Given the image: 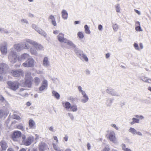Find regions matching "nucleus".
I'll use <instances>...</instances> for the list:
<instances>
[{"label":"nucleus","mask_w":151,"mask_h":151,"mask_svg":"<svg viewBox=\"0 0 151 151\" xmlns=\"http://www.w3.org/2000/svg\"><path fill=\"white\" fill-rule=\"evenodd\" d=\"M29 54L27 53L23 54L19 57L13 49H11V52H10L8 56L9 60L12 63H16L18 60L20 62L26 59L29 58Z\"/></svg>","instance_id":"obj_1"},{"label":"nucleus","mask_w":151,"mask_h":151,"mask_svg":"<svg viewBox=\"0 0 151 151\" xmlns=\"http://www.w3.org/2000/svg\"><path fill=\"white\" fill-rule=\"evenodd\" d=\"M14 48H12V49H14L17 52H20L21 50L23 49H29L30 48L29 45L26 42H24L23 43L21 42L19 43H17L15 44L14 45ZM12 49H11V50ZM14 51L15 52L14 50ZM11 51L10 52H11Z\"/></svg>","instance_id":"obj_2"},{"label":"nucleus","mask_w":151,"mask_h":151,"mask_svg":"<svg viewBox=\"0 0 151 151\" xmlns=\"http://www.w3.org/2000/svg\"><path fill=\"white\" fill-rule=\"evenodd\" d=\"M24 41L27 43L32 45V47H30V50L31 53L33 55H36L37 53V48H38V44L37 42L29 39H26ZM29 46H30L29 45Z\"/></svg>","instance_id":"obj_3"},{"label":"nucleus","mask_w":151,"mask_h":151,"mask_svg":"<svg viewBox=\"0 0 151 151\" xmlns=\"http://www.w3.org/2000/svg\"><path fill=\"white\" fill-rule=\"evenodd\" d=\"M74 51L77 56L82 61H85L86 62L88 61V59L86 55L83 53V52L78 48H75Z\"/></svg>","instance_id":"obj_4"},{"label":"nucleus","mask_w":151,"mask_h":151,"mask_svg":"<svg viewBox=\"0 0 151 151\" xmlns=\"http://www.w3.org/2000/svg\"><path fill=\"white\" fill-rule=\"evenodd\" d=\"M9 88L13 91H16L19 86V83L17 81H9L7 83Z\"/></svg>","instance_id":"obj_5"},{"label":"nucleus","mask_w":151,"mask_h":151,"mask_svg":"<svg viewBox=\"0 0 151 151\" xmlns=\"http://www.w3.org/2000/svg\"><path fill=\"white\" fill-rule=\"evenodd\" d=\"M10 73L12 76L15 77H19L23 76V72L20 69L11 70Z\"/></svg>","instance_id":"obj_6"},{"label":"nucleus","mask_w":151,"mask_h":151,"mask_svg":"<svg viewBox=\"0 0 151 151\" xmlns=\"http://www.w3.org/2000/svg\"><path fill=\"white\" fill-rule=\"evenodd\" d=\"M35 65V61L32 58H29L22 64V65L25 67H32Z\"/></svg>","instance_id":"obj_7"},{"label":"nucleus","mask_w":151,"mask_h":151,"mask_svg":"<svg viewBox=\"0 0 151 151\" xmlns=\"http://www.w3.org/2000/svg\"><path fill=\"white\" fill-rule=\"evenodd\" d=\"M7 44L6 42H3L0 45V51L3 55H6L7 53Z\"/></svg>","instance_id":"obj_8"},{"label":"nucleus","mask_w":151,"mask_h":151,"mask_svg":"<svg viewBox=\"0 0 151 151\" xmlns=\"http://www.w3.org/2000/svg\"><path fill=\"white\" fill-rule=\"evenodd\" d=\"M109 138L110 141L114 144L118 143L114 131H110L109 132Z\"/></svg>","instance_id":"obj_9"},{"label":"nucleus","mask_w":151,"mask_h":151,"mask_svg":"<svg viewBox=\"0 0 151 151\" xmlns=\"http://www.w3.org/2000/svg\"><path fill=\"white\" fill-rule=\"evenodd\" d=\"M8 65L4 63L0 64V81L2 79V74L4 73V71L7 69Z\"/></svg>","instance_id":"obj_10"},{"label":"nucleus","mask_w":151,"mask_h":151,"mask_svg":"<svg viewBox=\"0 0 151 151\" xmlns=\"http://www.w3.org/2000/svg\"><path fill=\"white\" fill-rule=\"evenodd\" d=\"M21 137V133L18 131L14 132L12 136V138L14 141H18L19 138Z\"/></svg>","instance_id":"obj_11"},{"label":"nucleus","mask_w":151,"mask_h":151,"mask_svg":"<svg viewBox=\"0 0 151 151\" xmlns=\"http://www.w3.org/2000/svg\"><path fill=\"white\" fill-rule=\"evenodd\" d=\"M106 92L112 96H121L120 93L112 89L109 88L106 90Z\"/></svg>","instance_id":"obj_12"},{"label":"nucleus","mask_w":151,"mask_h":151,"mask_svg":"<svg viewBox=\"0 0 151 151\" xmlns=\"http://www.w3.org/2000/svg\"><path fill=\"white\" fill-rule=\"evenodd\" d=\"M42 65L45 68H48L50 66L49 59L47 56H45L43 58L42 62Z\"/></svg>","instance_id":"obj_13"},{"label":"nucleus","mask_w":151,"mask_h":151,"mask_svg":"<svg viewBox=\"0 0 151 151\" xmlns=\"http://www.w3.org/2000/svg\"><path fill=\"white\" fill-rule=\"evenodd\" d=\"M39 149L40 151H44L48 149V147L45 143L41 142L39 145Z\"/></svg>","instance_id":"obj_14"},{"label":"nucleus","mask_w":151,"mask_h":151,"mask_svg":"<svg viewBox=\"0 0 151 151\" xmlns=\"http://www.w3.org/2000/svg\"><path fill=\"white\" fill-rule=\"evenodd\" d=\"M64 34L62 33H60L58 36V38L59 41L61 42H66L67 39L65 38L64 37Z\"/></svg>","instance_id":"obj_15"},{"label":"nucleus","mask_w":151,"mask_h":151,"mask_svg":"<svg viewBox=\"0 0 151 151\" xmlns=\"http://www.w3.org/2000/svg\"><path fill=\"white\" fill-rule=\"evenodd\" d=\"M32 140V138L31 137H29L23 142L25 145H29L31 143Z\"/></svg>","instance_id":"obj_16"},{"label":"nucleus","mask_w":151,"mask_h":151,"mask_svg":"<svg viewBox=\"0 0 151 151\" xmlns=\"http://www.w3.org/2000/svg\"><path fill=\"white\" fill-rule=\"evenodd\" d=\"M0 146L3 150H5L8 147V146L6 141L4 140H2L0 142Z\"/></svg>","instance_id":"obj_17"},{"label":"nucleus","mask_w":151,"mask_h":151,"mask_svg":"<svg viewBox=\"0 0 151 151\" xmlns=\"http://www.w3.org/2000/svg\"><path fill=\"white\" fill-rule=\"evenodd\" d=\"M62 104L63 107L65 108L67 110H68L71 106L70 104L68 102H63Z\"/></svg>","instance_id":"obj_18"},{"label":"nucleus","mask_w":151,"mask_h":151,"mask_svg":"<svg viewBox=\"0 0 151 151\" xmlns=\"http://www.w3.org/2000/svg\"><path fill=\"white\" fill-rule=\"evenodd\" d=\"M41 79L42 80L41 85L47 88L48 86L47 81L45 78L44 77L43 75L42 76V78Z\"/></svg>","instance_id":"obj_19"},{"label":"nucleus","mask_w":151,"mask_h":151,"mask_svg":"<svg viewBox=\"0 0 151 151\" xmlns=\"http://www.w3.org/2000/svg\"><path fill=\"white\" fill-rule=\"evenodd\" d=\"M88 97L86 94L82 96V98L81 100V101L83 104L85 103L88 101Z\"/></svg>","instance_id":"obj_20"},{"label":"nucleus","mask_w":151,"mask_h":151,"mask_svg":"<svg viewBox=\"0 0 151 151\" xmlns=\"http://www.w3.org/2000/svg\"><path fill=\"white\" fill-rule=\"evenodd\" d=\"M24 86L28 87H30L31 86V79H25V81L24 83Z\"/></svg>","instance_id":"obj_21"},{"label":"nucleus","mask_w":151,"mask_h":151,"mask_svg":"<svg viewBox=\"0 0 151 151\" xmlns=\"http://www.w3.org/2000/svg\"><path fill=\"white\" fill-rule=\"evenodd\" d=\"M26 91L23 88L21 89L20 90V95L24 97L27 96L28 94L26 92Z\"/></svg>","instance_id":"obj_22"},{"label":"nucleus","mask_w":151,"mask_h":151,"mask_svg":"<svg viewBox=\"0 0 151 151\" xmlns=\"http://www.w3.org/2000/svg\"><path fill=\"white\" fill-rule=\"evenodd\" d=\"M62 16L64 19H66L68 18V14L66 10H63L62 12Z\"/></svg>","instance_id":"obj_23"},{"label":"nucleus","mask_w":151,"mask_h":151,"mask_svg":"<svg viewBox=\"0 0 151 151\" xmlns=\"http://www.w3.org/2000/svg\"><path fill=\"white\" fill-rule=\"evenodd\" d=\"M70 109L71 111L73 112L77 111L78 109L77 106L76 104L71 105Z\"/></svg>","instance_id":"obj_24"},{"label":"nucleus","mask_w":151,"mask_h":151,"mask_svg":"<svg viewBox=\"0 0 151 151\" xmlns=\"http://www.w3.org/2000/svg\"><path fill=\"white\" fill-rule=\"evenodd\" d=\"M113 101L114 99H108L106 102V105L107 106H110Z\"/></svg>","instance_id":"obj_25"},{"label":"nucleus","mask_w":151,"mask_h":151,"mask_svg":"<svg viewBox=\"0 0 151 151\" xmlns=\"http://www.w3.org/2000/svg\"><path fill=\"white\" fill-rule=\"evenodd\" d=\"M49 19H50L51 20V22L52 23V24L54 26H55L57 24H56V22L55 21V19L54 17L53 16H52V15H50L49 17Z\"/></svg>","instance_id":"obj_26"},{"label":"nucleus","mask_w":151,"mask_h":151,"mask_svg":"<svg viewBox=\"0 0 151 151\" xmlns=\"http://www.w3.org/2000/svg\"><path fill=\"white\" fill-rule=\"evenodd\" d=\"M78 88L79 92L81 94L82 96L86 95L85 92L82 90V88L81 86H78Z\"/></svg>","instance_id":"obj_27"},{"label":"nucleus","mask_w":151,"mask_h":151,"mask_svg":"<svg viewBox=\"0 0 151 151\" xmlns=\"http://www.w3.org/2000/svg\"><path fill=\"white\" fill-rule=\"evenodd\" d=\"M29 125L30 127L32 128H34L35 127V122L32 120L30 119L29 121Z\"/></svg>","instance_id":"obj_28"},{"label":"nucleus","mask_w":151,"mask_h":151,"mask_svg":"<svg viewBox=\"0 0 151 151\" xmlns=\"http://www.w3.org/2000/svg\"><path fill=\"white\" fill-rule=\"evenodd\" d=\"M52 96H54L57 99H60V95L56 91H52Z\"/></svg>","instance_id":"obj_29"},{"label":"nucleus","mask_w":151,"mask_h":151,"mask_svg":"<svg viewBox=\"0 0 151 151\" xmlns=\"http://www.w3.org/2000/svg\"><path fill=\"white\" fill-rule=\"evenodd\" d=\"M64 43H67L68 45L70 46L73 47L75 48H76V45H74L72 41L68 40L67 39L66 42H65Z\"/></svg>","instance_id":"obj_30"},{"label":"nucleus","mask_w":151,"mask_h":151,"mask_svg":"<svg viewBox=\"0 0 151 151\" xmlns=\"http://www.w3.org/2000/svg\"><path fill=\"white\" fill-rule=\"evenodd\" d=\"M132 121L130 123L131 125H133L135 123H139V120L135 118H132Z\"/></svg>","instance_id":"obj_31"},{"label":"nucleus","mask_w":151,"mask_h":151,"mask_svg":"<svg viewBox=\"0 0 151 151\" xmlns=\"http://www.w3.org/2000/svg\"><path fill=\"white\" fill-rule=\"evenodd\" d=\"M52 145L53 149L56 151H61L60 148L56 144L53 143Z\"/></svg>","instance_id":"obj_32"},{"label":"nucleus","mask_w":151,"mask_h":151,"mask_svg":"<svg viewBox=\"0 0 151 151\" xmlns=\"http://www.w3.org/2000/svg\"><path fill=\"white\" fill-rule=\"evenodd\" d=\"M38 33L43 36L45 37H46L47 34L42 29H40L38 30Z\"/></svg>","instance_id":"obj_33"},{"label":"nucleus","mask_w":151,"mask_h":151,"mask_svg":"<svg viewBox=\"0 0 151 151\" xmlns=\"http://www.w3.org/2000/svg\"><path fill=\"white\" fill-rule=\"evenodd\" d=\"M137 130L134 128L130 127L129 129V132L133 134H135Z\"/></svg>","instance_id":"obj_34"},{"label":"nucleus","mask_w":151,"mask_h":151,"mask_svg":"<svg viewBox=\"0 0 151 151\" xmlns=\"http://www.w3.org/2000/svg\"><path fill=\"white\" fill-rule=\"evenodd\" d=\"M114 6L116 11L117 12H120V4H117L115 5Z\"/></svg>","instance_id":"obj_35"},{"label":"nucleus","mask_w":151,"mask_h":151,"mask_svg":"<svg viewBox=\"0 0 151 151\" xmlns=\"http://www.w3.org/2000/svg\"><path fill=\"white\" fill-rule=\"evenodd\" d=\"M47 89V88L44 86H41L39 88V90L40 93H42V91L46 90Z\"/></svg>","instance_id":"obj_36"},{"label":"nucleus","mask_w":151,"mask_h":151,"mask_svg":"<svg viewBox=\"0 0 151 151\" xmlns=\"http://www.w3.org/2000/svg\"><path fill=\"white\" fill-rule=\"evenodd\" d=\"M84 28L85 29V32L86 34H89L91 33V32L87 25H85L84 26Z\"/></svg>","instance_id":"obj_37"},{"label":"nucleus","mask_w":151,"mask_h":151,"mask_svg":"<svg viewBox=\"0 0 151 151\" xmlns=\"http://www.w3.org/2000/svg\"><path fill=\"white\" fill-rule=\"evenodd\" d=\"M20 22L22 24H28L29 22L27 19H22L20 20Z\"/></svg>","instance_id":"obj_38"},{"label":"nucleus","mask_w":151,"mask_h":151,"mask_svg":"<svg viewBox=\"0 0 151 151\" xmlns=\"http://www.w3.org/2000/svg\"><path fill=\"white\" fill-rule=\"evenodd\" d=\"M2 33H5L6 34H8L9 32L6 29L4 28H1V31Z\"/></svg>","instance_id":"obj_39"},{"label":"nucleus","mask_w":151,"mask_h":151,"mask_svg":"<svg viewBox=\"0 0 151 151\" xmlns=\"http://www.w3.org/2000/svg\"><path fill=\"white\" fill-rule=\"evenodd\" d=\"M118 27V25L116 24H115L113 25V29L115 31H117Z\"/></svg>","instance_id":"obj_40"},{"label":"nucleus","mask_w":151,"mask_h":151,"mask_svg":"<svg viewBox=\"0 0 151 151\" xmlns=\"http://www.w3.org/2000/svg\"><path fill=\"white\" fill-rule=\"evenodd\" d=\"M31 79L30 74L29 72H27L25 76V79Z\"/></svg>","instance_id":"obj_41"},{"label":"nucleus","mask_w":151,"mask_h":151,"mask_svg":"<svg viewBox=\"0 0 151 151\" xmlns=\"http://www.w3.org/2000/svg\"><path fill=\"white\" fill-rule=\"evenodd\" d=\"M135 29L136 31L139 32H142L143 31V30L141 28L140 26H136L135 28Z\"/></svg>","instance_id":"obj_42"},{"label":"nucleus","mask_w":151,"mask_h":151,"mask_svg":"<svg viewBox=\"0 0 151 151\" xmlns=\"http://www.w3.org/2000/svg\"><path fill=\"white\" fill-rule=\"evenodd\" d=\"M77 35L78 37L81 39H82L84 37L83 33L81 32H78Z\"/></svg>","instance_id":"obj_43"},{"label":"nucleus","mask_w":151,"mask_h":151,"mask_svg":"<svg viewBox=\"0 0 151 151\" xmlns=\"http://www.w3.org/2000/svg\"><path fill=\"white\" fill-rule=\"evenodd\" d=\"M134 47L136 50H140L139 48V45L137 43H134L133 44Z\"/></svg>","instance_id":"obj_44"},{"label":"nucleus","mask_w":151,"mask_h":151,"mask_svg":"<svg viewBox=\"0 0 151 151\" xmlns=\"http://www.w3.org/2000/svg\"><path fill=\"white\" fill-rule=\"evenodd\" d=\"M101 151H110V149L108 146H106Z\"/></svg>","instance_id":"obj_45"},{"label":"nucleus","mask_w":151,"mask_h":151,"mask_svg":"<svg viewBox=\"0 0 151 151\" xmlns=\"http://www.w3.org/2000/svg\"><path fill=\"white\" fill-rule=\"evenodd\" d=\"M13 118L14 119L17 120L19 119H20V117H19V116L16 114H14L13 115Z\"/></svg>","instance_id":"obj_46"},{"label":"nucleus","mask_w":151,"mask_h":151,"mask_svg":"<svg viewBox=\"0 0 151 151\" xmlns=\"http://www.w3.org/2000/svg\"><path fill=\"white\" fill-rule=\"evenodd\" d=\"M17 127L18 129H20L22 131L24 130V128L22 125L19 124L17 125Z\"/></svg>","instance_id":"obj_47"},{"label":"nucleus","mask_w":151,"mask_h":151,"mask_svg":"<svg viewBox=\"0 0 151 151\" xmlns=\"http://www.w3.org/2000/svg\"><path fill=\"white\" fill-rule=\"evenodd\" d=\"M4 112L3 110H0V118H2L4 115Z\"/></svg>","instance_id":"obj_48"},{"label":"nucleus","mask_w":151,"mask_h":151,"mask_svg":"<svg viewBox=\"0 0 151 151\" xmlns=\"http://www.w3.org/2000/svg\"><path fill=\"white\" fill-rule=\"evenodd\" d=\"M43 70H39L38 71V74H41V75L40 76H41V77H40L41 79L42 78V76L43 75L44 76V73Z\"/></svg>","instance_id":"obj_49"},{"label":"nucleus","mask_w":151,"mask_h":151,"mask_svg":"<svg viewBox=\"0 0 151 151\" xmlns=\"http://www.w3.org/2000/svg\"><path fill=\"white\" fill-rule=\"evenodd\" d=\"M121 147L122 150L124 151L125 150V149L127 148L126 147V146L124 144H122L121 145Z\"/></svg>","instance_id":"obj_50"},{"label":"nucleus","mask_w":151,"mask_h":151,"mask_svg":"<svg viewBox=\"0 0 151 151\" xmlns=\"http://www.w3.org/2000/svg\"><path fill=\"white\" fill-rule=\"evenodd\" d=\"M68 114V116H69L70 118V119L72 120H73L74 119V116L71 113H69Z\"/></svg>","instance_id":"obj_51"},{"label":"nucleus","mask_w":151,"mask_h":151,"mask_svg":"<svg viewBox=\"0 0 151 151\" xmlns=\"http://www.w3.org/2000/svg\"><path fill=\"white\" fill-rule=\"evenodd\" d=\"M32 28L34 29H35V30L37 32L38 31V28L37 27V26H36L35 24H32Z\"/></svg>","instance_id":"obj_52"},{"label":"nucleus","mask_w":151,"mask_h":151,"mask_svg":"<svg viewBox=\"0 0 151 151\" xmlns=\"http://www.w3.org/2000/svg\"><path fill=\"white\" fill-rule=\"evenodd\" d=\"M85 73L87 75H89L90 74L91 72L88 69H86L85 71Z\"/></svg>","instance_id":"obj_53"},{"label":"nucleus","mask_w":151,"mask_h":151,"mask_svg":"<svg viewBox=\"0 0 151 151\" xmlns=\"http://www.w3.org/2000/svg\"><path fill=\"white\" fill-rule=\"evenodd\" d=\"M148 78L146 77H144L142 78H141V79L143 81L146 82H147V80Z\"/></svg>","instance_id":"obj_54"},{"label":"nucleus","mask_w":151,"mask_h":151,"mask_svg":"<svg viewBox=\"0 0 151 151\" xmlns=\"http://www.w3.org/2000/svg\"><path fill=\"white\" fill-rule=\"evenodd\" d=\"M111 126L114 127L116 130H118L119 129L118 127L116 126L115 124H112L111 125Z\"/></svg>","instance_id":"obj_55"},{"label":"nucleus","mask_w":151,"mask_h":151,"mask_svg":"<svg viewBox=\"0 0 151 151\" xmlns=\"http://www.w3.org/2000/svg\"><path fill=\"white\" fill-rule=\"evenodd\" d=\"M44 50L43 47L40 45L38 44V50Z\"/></svg>","instance_id":"obj_56"},{"label":"nucleus","mask_w":151,"mask_h":151,"mask_svg":"<svg viewBox=\"0 0 151 151\" xmlns=\"http://www.w3.org/2000/svg\"><path fill=\"white\" fill-rule=\"evenodd\" d=\"M87 149L88 150H90L91 148V145L90 143H88L87 144Z\"/></svg>","instance_id":"obj_57"},{"label":"nucleus","mask_w":151,"mask_h":151,"mask_svg":"<svg viewBox=\"0 0 151 151\" xmlns=\"http://www.w3.org/2000/svg\"><path fill=\"white\" fill-rule=\"evenodd\" d=\"M98 29L100 30L101 31L102 30L103 28V27L102 25L100 24L99 25L98 27Z\"/></svg>","instance_id":"obj_58"},{"label":"nucleus","mask_w":151,"mask_h":151,"mask_svg":"<svg viewBox=\"0 0 151 151\" xmlns=\"http://www.w3.org/2000/svg\"><path fill=\"white\" fill-rule=\"evenodd\" d=\"M49 130L52 132H54L55 131L53 128L52 126H51L50 128H49Z\"/></svg>","instance_id":"obj_59"},{"label":"nucleus","mask_w":151,"mask_h":151,"mask_svg":"<svg viewBox=\"0 0 151 151\" xmlns=\"http://www.w3.org/2000/svg\"><path fill=\"white\" fill-rule=\"evenodd\" d=\"M136 134L139 136H142V134L141 132H137V131Z\"/></svg>","instance_id":"obj_60"},{"label":"nucleus","mask_w":151,"mask_h":151,"mask_svg":"<svg viewBox=\"0 0 151 151\" xmlns=\"http://www.w3.org/2000/svg\"><path fill=\"white\" fill-rule=\"evenodd\" d=\"M135 25L136 26H140V22L138 21H136L135 22Z\"/></svg>","instance_id":"obj_61"},{"label":"nucleus","mask_w":151,"mask_h":151,"mask_svg":"<svg viewBox=\"0 0 151 151\" xmlns=\"http://www.w3.org/2000/svg\"><path fill=\"white\" fill-rule=\"evenodd\" d=\"M26 136L24 135H22V142H24V140H25L26 139Z\"/></svg>","instance_id":"obj_62"},{"label":"nucleus","mask_w":151,"mask_h":151,"mask_svg":"<svg viewBox=\"0 0 151 151\" xmlns=\"http://www.w3.org/2000/svg\"><path fill=\"white\" fill-rule=\"evenodd\" d=\"M135 12L137 13L138 15H140L141 14V13L140 12L138 11V10L136 9H134Z\"/></svg>","instance_id":"obj_63"},{"label":"nucleus","mask_w":151,"mask_h":151,"mask_svg":"<svg viewBox=\"0 0 151 151\" xmlns=\"http://www.w3.org/2000/svg\"><path fill=\"white\" fill-rule=\"evenodd\" d=\"M110 54L109 53H108L106 55V58H108L110 56Z\"/></svg>","instance_id":"obj_64"}]
</instances>
